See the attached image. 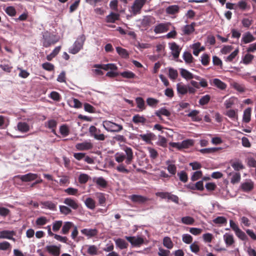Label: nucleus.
<instances>
[{
    "label": "nucleus",
    "instance_id": "f257e3e1",
    "mask_svg": "<svg viewBox=\"0 0 256 256\" xmlns=\"http://www.w3.org/2000/svg\"><path fill=\"white\" fill-rule=\"evenodd\" d=\"M86 40V37L84 34L78 36L72 46L68 48L69 53L73 54H78L82 49Z\"/></svg>",
    "mask_w": 256,
    "mask_h": 256
},
{
    "label": "nucleus",
    "instance_id": "f03ea898",
    "mask_svg": "<svg viewBox=\"0 0 256 256\" xmlns=\"http://www.w3.org/2000/svg\"><path fill=\"white\" fill-rule=\"evenodd\" d=\"M156 196L163 199H168L176 204H178L179 201L178 197L168 192H158Z\"/></svg>",
    "mask_w": 256,
    "mask_h": 256
},
{
    "label": "nucleus",
    "instance_id": "7ed1b4c3",
    "mask_svg": "<svg viewBox=\"0 0 256 256\" xmlns=\"http://www.w3.org/2000/svg\"><path fill=\"white\" fill-rule=\"evenodd\" d=\"M104 128L108 132H119L122 129V126L110 121L105 122L103 124Z\"/></svg>",
    "mask_w": 256,
    "mask_h": 256
},
{
    "label": "nucleus",
    "instance_id": "20e7f679",
    "mask_svg": "<svg viewBox=\"0 0 256 256\" xmlns=\"http://www.w3.org/2000/svg\"><path fill=\"white\" fill-rule=\"evenodd\" d=\"M88 131L90 135L94 136L96 140H105V136L104 134H100V130L98 129L96 126H91Z\"/></svg>",
    "mask_w": 256,
    "mask_h": 256
},
{
    "label": "nucleus",
    "instance_id": "39448f33",
    "mask_svg": "<svg viewBox=\"0 0 256 256\" xmlns=\"http://www.w3.org/2000/svg\"><path fill=\"white\" fill-rule=\"evenodd\" d=\"M170 26L169 22L160 23L154 27V31L156 34L164 33L169 30Z\"/></svg>",
    "mask_w": 256,
    "mask_h": 256
},
{
    "label": "nucleus",
    "instance_id": "423d86ee",
    "mask_svg": "<svg viewBox=\"0 0 256 256\" xmlns=\"http://www.w3.org/2000/svg\"><path fill=\"white\" fill-rule=\"evenodd\" d=\"M126 238L133 246H139L144 242V240L142 238L126 236Z\"/></svg>",
    "mask_w": 256,
    "mask_h": 256
},
{
    "label": "nucleus",
    "instance_id": "0eeeda50",
    "mask_svg": "<svg viewBox=\"0 0 256 256\" xmlns=\"http://www.w3.org/2000/svg\"><path fill=\"white\" fill-rule=\"evenodd\" d=\"M18 176L22 182H28L36 180L38 178V175L37 174L29 172L24 175H18Z\"/></svg>",
    "mask_w": 256,
    "mask_h": 256
},
{
    "label": "nucleus",
    "instance_id": "6e6552de",
    "mask_svg": "<svg viewBox=\"0 0 256 256\" xmlns=\"http://www.w3.org/2000/svg\"><path fill=\"white\" fill-rule=\"evenodd\" d=\"M144 5V0H135L132 6V10L134 14L139 13Z\"/></svg>",
    "mask_w": 256,
    "mask_h": 256
},
{
    "label": "nucleus",
    "instance_id": "1a4fd4ad",
    "mask_svg": "<svg viewBox=\"0 0 256 256\" xmlns=\"http://www.w3.org/2000/svg\"><path fill=\"white\" fill-rule=\"evenodd\" d=\"M60 244L59 246L50 245L46 247V250L54 256H58L60 254Z\"/></svg>",
    "mask_w": 256,
    "mask_h": 256
},
{
    "label": "nucleus",
    "instance_id": "9d476101",
    "mask_svg": "<svg viewBox=\"0 0 256 256\" xmlns=\"http://www.w3.org/2000/svg\"><path fill=\"white\" fill-rule=\"evenodd\" d=\"M63 202L68 206V208H71L74 210L78 209L79 207V204L77 202L71 198H66L64 200Z\"/></svg>",
    "mask_w": 256,
    "mask_h": 256
},
{
    "label": "nucleus",
    "instance_id": "9b49d317",
    "mask_svg": "<svg viewBox=\"0 0 256 256\" xmlns=\"http://www.w3.org/2000/svg\"><path fill=\"white\" fill-rule=\"evenodd\" d=\"M224 240L227 247L232 246L235 243V240L233 234L230 233H226L223 236Z\"/></svg>",
    "mask_w": 256,
    "mask_h": 256
},
{
    "label": "nucleus",
    "instance_id": "f8f14e48",
    "mask_svg": "<svg viewBox=\"0 0 256 256\" xmlns=\"http://www.w3.org/2000/svg\"><path fill=\"white\" fill-rule=\"evenodd\" d=\"M1 234L2 238H6L11 240L15 242V238H13L14 236L16 235V232L14 230H4L0 232Z\"/></svg>",
    "mask_w": 256,
    "mask_h": 256
},
{
    "label": "nucleus",
    "instance_id": "ddd939ff",
    "mask_svg": "<svg viewBox=\"0 0 256 256\" xmlns=\"http://www.w3.org/2000/svg\"><path fill=\"white\" fill-rule=\"evenodd\" d=\"M81 232L88 238H91L96 236L98 231L96 228H84L81 230Z\"/></svg>",
    "mask_w": 256,
    "mask_h": 256
},
{
    "label": "nucleus",
    "instance_id": "4468645a",
    "mask_svg": "<svg viewBox=\"0 0 256 256\" xmlns=\"http://www.w3.org/2000/svg\"><path fill=\"white\" fill-rule=\"evenodd\" d=\"M170 48L172 51V55L175 58H178L180 52L181 48L176 42H172L170 44Z\"/></svg>",
    "mask_w": 256,
    "mask_h": 256
},
{
    "label": "nucleus",
    "instance_id": "2eb2a0df",
    "mask_svg": "<svg viewBox=\"0 0 256 256\" xmlns=\"http://www.w3.org/2000/svg\"><path fill=\"white\" fill-rule=\"evenodd\" d=\"M92 146L90 142H84L82 143H78L76 145V148L78 150H84L90 149Z\"/></svg>",
    "mask_w": 256,
    "mask_h": 256
},
{
    "label": "nucleus",
    "instance_id": "dca6fc26",
    "mask_svg": "<svg viewBox=\"0 0 256 256\" xmlns=\"http://www.w3.org/2000/svg\"><path fill=\"white\" fill-rule=\"evenodd\" d=\"M94 182L98 185V188H104L108 186V182L102 176L95 178Z\"/></svg>",
    "mask_w": 256,
    "mask_h": 256
},
{
    "label": "nucleus",
    "instance_id": "f3484780",
    "mask_svg": "<svg viewBox=\"0 0 256 256\" xmlns=\"http://www.w3.org/2000/svg\"><path fill=\"white\" fill-rule=\"evenodd\" d=\"M176 90L179 95H184L188 92V86L182 82L176 84Z\"/></svg>",
    "mask_w": 256,
    "mask_h": 256
},
{
    "label": "nucleus",
    "instance_id": "a211bd4d",
    "mask_svg": "<svg viewBox=\"0 0 256 256\" xmlns=\"http://www.w3.org/2000/svg\"><path fill=\"white\" fill-rule=\"evenodd\" d=\"M240 188L243 192H250L254 188V183L252 181L243 182L241 184Z\"/></svg>",
    "mask_w": 256,
    "mask_h": 256
},
{
    "label": "nucleus",
    "instance_id": "6ab92c4d",
    "mask_svg": "<svg viewBox=\"0 0 256 256\" xmlns=\"http://www.w3.org/2000/svg\"><path fill=\"white\" fill-rule=\"evenodd\" d=\"M120 14L117 13L111 12L110 14L106 16V21L107 22L114 23L116 20H118Z\"/></svg>",
    "mask_w": 256,
    "mask_h": 256
},
{
    "label": "nucleus",
    "instance_id": "aec40b11",
    "mask_svg": "<svg viewBox=\"0 0 256 256\" xmlns=\"http://www.w3.org/2000/svg\"><path fill=\"white\" fill-rule=\"evenodd\" d=\"M180 11V6L178 5H172L166 9V12L168 14H175Z\"/></svg>",
    "mask_w": 256,
    "mask_h": 256
},
{
    "label": "nucleus",
    "instance_id": "412c9836",
    "mask_svg": "<svg viewBox=\"0 0 256 256\" xmlns=\"http://www.w3.org/2000/svg\"><path fill=\"white\" fill-rule=\"evenodd\" d=\"M18 130L22 132H26L30 130L29 125L26 122H18L17 124Z\"/></svg>",
    "mask_w": 256,
    "mask_h": 256
},
{
    "label": "nucleus",
    "instance_id": "4be33fe9",
    "mask_svg": "<svg viewBox=\"0 0 256 256\" xmlns=\"http://www.w3.org/2000/svg\"><path fill=\"white\" fill-rule=\"evenodd\" d=\"M255 40V38L250 32H248L243 35L242 41L244 42V44H248L254 41Z\"/></svg>",
    "mask_w": 256,
    "mask_h": 256
},
{
    "label": "nucleus",
    "instance_id": "5701e85b",
    "mask_svg": "<svg viewBox=\"0 0 256 256\" xmlns=\"http://www.w3.org/2000/svg\"><path fill=\"white\" fill-rule=\"evenodd\" d=\"M74 226V224L71 222H66L62 226L61 233L63 234H66L68 233L71 228Z\"/></svg>",
    "mask_w": 256,
    "mask_h": 256
},
{
    "label": "nucleus",
    "instance_id": "b1692460",
    "mask_svg": "<svg viewBox=\"0 0 256 256\" xmlns=\"http://www.w3.org/2000/svg\"><path fill=\"white\" fill-rule=\"evenodd\" d=\"M236 10L239 8L242 11H244L250 8V6L244 0H240L236 5Z\"/></svg>",
    "mask_w": 256,
    "mask_h": 256
},
{
    "label": "nucleus",
    "instance_id": "393cba45",
    "mask_svg": "<svg viewBox=\"0 0 256 256\" xmlns=\"http://www.w3.org/2000/svg\"><path fill=\"white\" fill-rule=\"evenodd\" d=\"M252 109L250 108H246L244 112L242 120L246 123H248L250 121Z\"/></svg>",
    "mask_w": 256,
    "mask_h": 256
},
{
    "label": "nucleus",
    "instance_id": "a878e982",
    "mask_svg": "<svg viewBox=\"0 0 256 256\" xmlns=\"http://www.w3.org/2000/svg\"><path fill=\"white\" fill-rule=\"evenodd\" d=\"M180 74L181 76L186 80L193 79V74L188 70L184 68H180Z\"/></svg>",
    "mask_w": 256,
    "mask_h": 256
},
{
    "label": "nucleus",
    "instance_id": "bb28decb",
    "mask_svg": "<svg viewBox=\"0 0 256 256\" xmlns=\"http://www.w3.org/2000/svg\"><path fill=\"white\" fill-rule=\"evenodd\" d=\"M213 84L218 88L224 90L226 88V84L218 78H214L212 80Z\"/></svg>",
    "mask_w": 256,
    "mask_h": 256
},
{
    "label": "nucleus",
    "instance_id": "cd10ccee",
    "mask_svg": "<svg viewBox=\"0 0 256 256\" xmlns=\"http://www.w3.org/2000/svg\"><path fill=\"white\" fill-rule=\"evenodd\" d=\"M195 26V23L192 22L190 24H188L185 26L182 30L184 33L185 34H190L192 33L194 30V26Z\"/></svg>",
    "mask_w": 256,
    "mask_h": 256
},
{
    "label": "nucleus",
    "instance_id": "c85d7f7f",
    "mask_svg": "<svg viewBox=\"0 0 256 256\" xmlns=\"http://www.w3.org/2000/svg\"><path fill=\"white\" fill-rule=\"evenodd\" d=\"M116 245L120 250H123L127 248L128 244L123 239L118 238L116 240Z\"/></svg>",
    "mask_w": 256,
    "mask_h": 256
},
{
    "label": "nucleus",
    "instance_id": "c756f323",
    "mask_svg": "<svg viewBox=\"0 0 256 256\" xmlns=\"http://www.w3.org/2000/svg\"><path fill=\"white\" fill-rule=\"evenodd\" d=\"M116 49L118 54L122 58H128L129 54L126 49L120 46L116 47Z\"/></svg>",
    "mask_w": 256,
    "mask_h": 256
},
{
    "label": "nucleus",
    "instance_id": "7c9ffc66",
    "mask_svg": "<svg viewBox=\"0 0 256 256\" xmlns=\"http://www.w3.org/2000/svg\"><path fill=\"white\" fill-rule=\"evenodd\" d=\"M220 150H222L221 148H210L200 149L199 152L203 154H212Z\"/></svg>",
    "mask_w": 256,
    "mask_h": 256
},
{
    "label": "nucleus",
    "instance_id": "2f4dec72",
    "mask_svg": "<svg viewBox=\"0 0 256 256\" xmlns=\"http://www.w3.org/2000/svg\"><path fill=\"white\" fill-rule=\"evenodd\" d=\"M61 49V46H58L54 48L52 52L47 55L46 59L48 61H50L54 58L60 52Z\"/></svg>",
    "mask_w": 256,
    "mask_h": 256
},
{
    "label": "nucleus",
    "instance_id": "473e14b6",
    "mask_svg": "<svg viewBox=\"0 0 256 256\" xmlns=\"http://www.w3.org/2000/svg\"><path fill=\"white\" fill-rule=\"evenodd\" d=\"M42 204L46 208L51 210H56V203H54L51 201H45L42 202Z\"/></svg>",
    "mask_w": 256,
    "mask_h": 256
},
{
    "label": "nucleus",
    "instance_id": "72a5a7b5",
    "mask_svg": "<svg viewBox=\"0 0 256 256\" xmlns=\"http://www.w3.org/2000/svg\"><path fill=\"white\" fill-rule=\"evenodd\" d=\"M164 246L168 249H172L174 246V244L170 237L166 236L163 239Z\"/></svg>",
    "mask_w": 256,
    "mask_h": 256
},
{
    "label": "nucleus",
    "instance_id": "f704fd0d",
    "mask_svg": "<svg viewBox=\"0 0 256 256\" xmlns=\"http://www.w3.org/2000/svg\"><path fill=\"white\" fill-rule=\"evenodd\" d=\"M60 132L63 136H68L70 134V130L66 124L62 125L60 128Z\"/></svg>",
    "mask_w": 256,
    "mask_h": 256
},
{
    "label": "nucleus",
    "instance_id": "c9c22d12",
    "mask_svg": "<svg viewBox=\"0 0 256 256\" xmlns=\"http://www.w3.org/2000/svg\"><path fill=\"white\" fill-rule=\"evenodd\" d=\"M236 236L242 241L248 240V238L246 234L240 229L235 232Z\"/></svg>",
    "mask_w": 256,
    "mask_h": 256
},
{
    "label": "nucleus",
    "instance_id": "e433bc0d",
    "mask_svg": "<svg viewBox=\"0 0 256 256\" xmlns=\"http://www.w3.org/2000/svg\"><path fill=\"white\" fill-rule=\"evenodd\" d=\"M181 220L182 223L188 225H192L194 222V218L190 216L182 217Z\"/></svg>",
    "mask_w": 256,
    "mask_h": 256
},
{
    "label": "nucleus",
    "instance_id": "4c0bfd02",
    "mask_svg": "<svg viewBox=\"0 0 256 256\" xmlns=\"http://www.w3.org/2000/svg\"><path fill=\"white\" fill-rule=\"evenodd\" d=\"M88 249L87 252L88 254L92 256H95L98 254V248L95 245L88 246Z\"/></svg>",
    "mask_w": 256,
    "mask_h": 256
},
{
    "label": "nucleus",
    "instance_id": "58836bf2",
    "mask_svg": "<svg viewBox=\"0 0 256 256\" xmlns=\"http://www.w3.org/2000/svg\"><path fill=\"white\" fill-rule=\"evenodd\" d=\"M156 114L159 118H161L162 115L168 116L170 115V112L165 108H162L156 112Z\"/></svg>",
    "mask_w": 256,
    "mask_h": 256
},
{
    "label": "nucleus",
    "instance_id": "ea45409f",
    "mask_svg": "<svg viewBox=\"0 0 256 256\" xmlns=\"http://www.w3.org/2000/svg\"><path fill=\"white\" fill-rule=\"evenodd\" d=\"M48 97L56 102H60L61 100L60 95L56 91H52L48 95Z\"/></svg>",
    "mask_w": 256,
    "mask_h": 256
},
{
    "label": "nucleus",
    "instance_id": "a19ab883",
    "mask_svg": "<svg viewBox=\"0 0 256 256\" xmlns=\"http://www.w3.org/2000/svg\"><path fill=\"white\" fill-rule=\"evenodd\" d=\"M194 140L192 139H188L186 140H184L182 142V148H188L190 147L194 146Z\"/></svg>",
    "mask_w": 256,
    "mask_h": 256
},
{
    "label": "nucleus",
    "instance_id": "79ce46f5",
    "mask_svg": "<svg viewBox=\"0 0 256 256\" xmlns=\"http://www.w3.org/2000/svg\"><path fill=\"white\" fill-rule=\"evenodd\" d=\"M85 204L86 207L90 210H93L95 208L94 201L91 198H88L85 200Z\"/></svg>",
    "mask_w": 256,
    "mask_h": 256
},
{
    "label": "nucleus",
    "instance_id": "37998d69",
    "mask_svg": "<svg viewBox=\"0 0 256 256\" xmlns=\"http://www.w3.org/2000/svg\"><path fill=\"white\" fill-rule=\"evenodd\" d=\"M59 208L60 212L66 216L70 214L72 212L71 209L67 206L60 205Z\"/></svg>",
    "mask_w": 256,
    "mask_h": 256
},
{
    "label": "nucleus",
    "instance_id": "c03bdc74",
    "mask_svg": "<svg viewBox=\"0 0 256 256\" xmlns=\"http://www.w3.org/2000/svg\"><path fill=\"white\" fill-rule=\"evenodd\" d=\"M57 122L54 119L50 120L45 122V126L49 129H52L56 128Z\"/></svg>",
    "mask_w": 256,
    "mask_h": 256
},
{
    "label": "nucleus",
    "instance_id": "a18cd8bd",
    "mask_svg": "<svg viewBox=\"0 0 256 256\" xmlns=\"http://www.w3.org/2000/svg\"><path fill=\"white\" fill-rule=\"evenodd\" d=\"M210 100V96L208 94H206L202 96L199 100V104L201 106L207 104Z\"/></svg>",
    "mask_w": 256,
    "mask_h": 256
},
{
    "label": "nucleus",
    "instance_id": "49530a36",
    "mask_svg": "<svg viewBox=\"0 0 256 256\" xmlns=\"http://www.w3.org/2000/svg\"><path fill=\"white\" fill-rule=\"evenodd\" d=\"M12 246L10 244L7 242L4 241L0 242V250H10Z\"/></svg>",
    "mask_w": 256,
    "mask_h": 256
},
{
    "label": "nucleus",
    "instance_id": "de8ad7c7",
    "mask_svg": "<svg viewBox=\"0 0 256 256\" xmlns=\"http://www.w3.org/2000/svg\"><path fill=\"white\" fill-rule=\"evenodd\" d=\"M170 161H166V163L168 164L167 170L168 172L172 175H174L176 172V167L174 164H170Z\"/></svg>",
    "mask_w": 256,
    "mask_h": 256
},
{
    "label": "nucleus",
    "instance_id": "09e8293b",
    "mask_svg": "<svg viewBox=\"0 0 256 256\" xmlns=\"http://www.w3.org/2000/svg\"><path fill=\"white\" fill-rule=\"evenodd\" d=\"M231 166L234 168V170L236 171H238L244 168V166L242 162L238 160L232 163Z\"/></svg>",
    "mask_w": 256,
    "mask_h": 256
},
{
    "label": "nucleus",
    "instance_id": "8fccbe9b",
    "mask_svg": "<svg viewBox=\"0 0 256 256\" xmlns=\"http://www.w3.org/2000/svg\"><path fill=\"white\" fill-rule=\"evenodd\" d=\"M254 58V56L252 54H246L242 58L243 63L245 64H248L252 62Z\"/></svg>",
    "mask_w": 256,
    "mask_h": 256
},
{
    "label": "nucleus",
    "instance_id": "3c124183",
    "mask_svg": "<svg viewBox=\"0 0 256 256\" xmlns=\"http://www.w3.org/2000/svg\"><path fill=\"white\" fill-rule=\"evenodd\" d=\"M183 58L186 62L188 64H190L192 62L193 57L192 54L188 52H185L184 53Z\"/></svg>",
    "mask_w": 256,
    "mask_h": 256
},
{
    "label": "nucleus",
    "instance_id": "603ef678",
    "mask_svg": "<svg viewBox=\"0 0 256 256\" xmlns=\"http://www.w3.org/2000/svg\"><path fill=\"white\" fill-rule=\"evenodd\" d=\"M168 76L170 79L176 80L178 76V71L173 68H170L168 70Z\"/></svg>",
    "mask_w": 256,
    "mask_h": 256
},
{
    "label": "nucleus",
    "instance_id": "864d4df0",
    "mask_svg": "<svg viewBox=\"0 0 256 256\" xmlns=\"http://www.w3.org/2000/svg\"><path fill=\"white\" fill-rule=\"evenodd\" d=\"M90 178V176L86 174H82L78 176V182L80 184H86Z\"/></svg>",
    "mask_w": 256,
    "mask_h": 256
},
{
    "label": "nucleus",
    "instance_id": "5fc2aeb1",
    "mask_svg": "<svg viewBox=\"0 0 256 256\" xmlns=\"http://www.w3.org/2000/svg\"><path fill=\"white\" fill-rule=\"evenodd\" d=\"M192 237L189 234H184L182 236V240L185 244H192Z\"/></svg>",
    "mask_w": 256,
    "mask_h": 256
},
{
    "label": "nucleus",
    "instance_id": "6e6d98bb",
    "mask_svg": "<svg viewBox=\"0 0 256 256\" xmlns=\"http://www.w3.org/2000/svg\"><path fill=\"white\" fill-rule=\"evenodd\" d=\"M190 250L195 254H197L200 251V246L198 244V242H194L193 243L192 242L190 245Z\"/></svg>",
    "mask_w": 256,
    "mask_h": 256
},
{
    "label": "nucleus",
    "instance_id": "4d7b16f0",
    "mask_svg": "<svg viewBox=\"0 0 256 256\" xmlns=\"http://www.w3.org/2000/svg\"><path fill=\"white\" fill-rule=\"evenodd\" d=\"M156 138V136L152 132H147L145 134V142L150 144L152 140H154Z\"/></svg>",
    "mask_w": 256,
    "mask_h": 256
},
{
    "label": "nucleus",
    "instance_id": "13d9d810",
    "mask_svg": "<svg viewBox=\"0 0 256 256\" xmlns=\"http://www.w3.org/2000/svg\"><path fill=\"white\" fill-rule=\"evenodd\" d=\"M240 180V174L239 172L234 173L231 178L230 182L234 184L238 182Z\"/></svg>",
    "mask_w": 256,
    "mask_h": 256
},
{
    "label": "nucleus",
    "instance_id": "bf43d9fd",
    "mask_svg": "<svg viewBox=\"0 0 256 256\" xmlns=\"http://www.w3.org/2000/svg\"><path fill=\"white\" fill-rule=\"evenodd\" d=\"M201 58V62L202 64L204 65V66H208L209 64L210 61V58L208 54H204L202 55Z\"/></svg>",
    "mask_w": 256,
    "mask_h": 256
},
{
    "label": "nucleus",
    "instance_id": "052dcab7",
    "mask_svg": "<svg viewBox=\"0 0 256 256\" xmlns=\"http://www.w3.org/2000/svg\"><path fill=\"white\" fill-rule=\"evenodd\" d=\"M132 122L136 124L140 122L144 124V117L143 116H140L139 114H136L132 118Z\"/></svg>",
    "mask_w": 256,
    "mask_h": 256
},
{
    "label": "nucleus",
    "instance_id": "680f3d73",
    "mask_svg": "<svg viewBox=\"0 0 256 256\" xmlns=\"http://www.w3.org/2000/svg\"><path fill=\"white\" fill-rule=\"evenodd\" d=\"M213 222L216 224H224L226 223L227 220L224 216H218L213 220Z\"/></svg>",
    "mask_w": 256,
    "mask_h": 256
},
{
    "label": "nucleus",
    "instance_id": "e2e57ef3",
    "mask_svg": "<svg viewBox=\"0 0 256 256\" xmlns=\"http://www.w3.org/2000/svg\"><path fill=\"white\" fill-rule=\"evenodd\" d=\"M42 68L48 71L51 72L54 70V65L50 62H46L42 64Z\"/></svg>",
    "mask_w": 256,
    "mask_h": 256
},
{
    "label": "nucleus",
    "instance_id": "0e129e2a",
    "mask_svg": "<svg viewBox=\"0 0 256 256\" xmlns=\"http://www.w3.org/2000/svg\"><path fill=\"white\" fill-rule=\"evenodd\" d=\"M178 175L179 176V178L180 181L182 182H186L188 181V174L186 172L182 170L178 172Z\"/></svg>",
    "mask_w": 256,
    "mask_h": 256
},
{
    "label": "nucleus",
    "instance_id": "69168bd1",
    "mask_svg": "<svg viewBox=\"0 0 256 256\" xmlns=\"http://www.w3.org/2000/svg\"><path fill=\"white\" fill-rule=\"evenodd\" d=\"M120 74L123 78H132L135 76L134 74L130 71H124L120 72Z\"/></svg>",
    "mask_w": 256,
    "mask_h": 256
},
{
    "label": "nucleus",
    "instance_id": "338daca9",
    "mask_svg": "<svg viewBox=\"0 0 256 256\" xmlns=\"http://www.w3.org/2000/svg\"><path fill=\"white\" fill-rule=\"evenodd\" d=\"M238 53V50L236 49L234 50L232 54H230L228 56L225 60L226 62H232L234 59L236 57Z\"/></svg>",
    "mask_w": 256,
    "mask_h": 256
},
{
    "label": "nucleus",
    "instance_id": "774afa93",
    "mask_svg": "<svg viewBox=\"0 0 256 256\" xmlns=\"http://www.w3.org/2000/svg\"><path fill=\"white\" fill-rule=\"evenodd\" d=\"M48 222V220L45 216H40L38 218L36 221V224L38 226H44Z\"/></svg>",
    "mask_w": 256,
    "mask_h": 256
}]
</instances>
